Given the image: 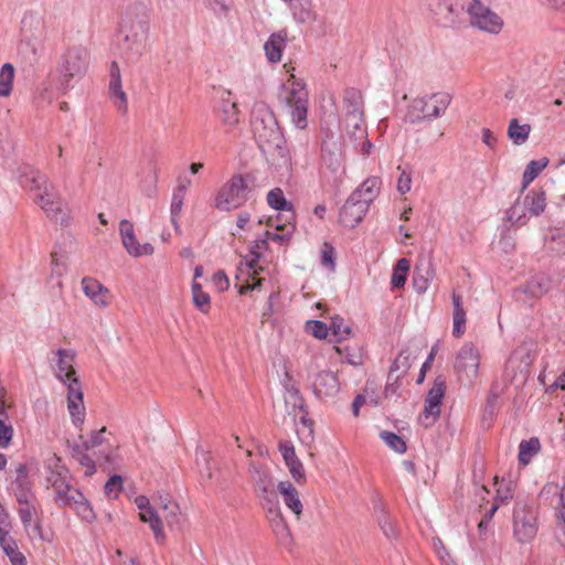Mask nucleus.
<instances>
[{
    "label": "nucleus",
    "instance_id": "obj_9",
    "mask_svg": "<svg viewBox=\"0 0 565 565\" xmlns=\"http://www.w3.org/2000/svg\"><path fill=\"white\" fill-rule=\"evenodd\" d=\"M47 481L51 483L52 488L55 490L58 500L62 501L63 504L70 505L76 512V514L84 521L92 522L95 520V513L88 503V501L84 498V495L72 489L62 477V473L57 471L56 473H52L51 477L47 478Z\"/></svg>",
    "mask_w": 565,
    "mask_h": 565
},
{
    "label": "nucleus",
    "instance_id": "obj_37",
    "mask_svg": "<svg viewBox=\"0 0 565 565\" xmlns=\"http://www.w3.org/2000/svg\"><path fill=\"white\" fill-rule=\"evenodd\" d=\"M540 449V443L536 438H531L529 440H522L519 445V461L526 466L534 455L537 454Z\"/></svg>",
    "mask_w": 565,
    "mask_h": 565
},
{
    "label": "nucleus",
    "instance_id": "obj_63",
    "mask_svg": "<svg viewBox=\"0 0 565 565\" xmlns=\"http://www.w3.org/2000/svg\"><path fill=\"white\" fill-rule=\"evenodd\" d=\"M541 6L562 14H565V0H536Z\"/></svg>",
    "mask_w": 565,
    "mask_h": 565
},
{
    "label": "nucleus",
    "instance_id": "obj_6",
    "mask_svg": "<svg viewBox=\"0 0 565 565\" xmlns=\"http://www.w3.org/2000/svg\"><path fill=\"white\" fill-rule=\"evenodd\" d=\"M450 97L446 93H435L414 98L407 106L404 121L416 125L439 117L448 107Z\"/></svg>",
    "mask_w": 565,
    "mask_h": 565
},
{
    "label": "nucleus",
    "instance_id": "obj_57",
    "mask_svg": "<svg viewBox=\"0 0 565 565\" xmlns=\"http://www.w3.org/2000/svg\"><path fill=\"white\" fill-rule=\"evenodd\" d=\"M279 451L285 460V463L298 458L294 445L288 440L279 443Z\"/></svg>",
    "mask_w": 565,
    "mask_h": 565
},
{
    "label": "nucleus",
    "instance_id": "obj_60",
    "mask_svg": "<svg viewBox=\"0 0 565 565\" xmlns=\"http://www.w3.org/2000/svg\"><path fill=\"white\" fill-rule=\"evenodd\" d=\"M159 509L162 510L163 512H167L164 518L169 522L170 516L174 518L177 515L178 505L169 498H164L161 499Z\"/></svg>",
    "mask_w": 565,
    "mask_h": 565
},
{
    "label": "nucleus",
    "instance_id": "obj_39",
    "mask_svg": "<svg viewBox=\"0 0 565 565\" xmlns=\"http://www.w3.org/2000/svg\"><path fill=\"white\" fill-rule=\"evenodd\" d=\"M409 267H411V264H409L408 259L401 258L397 260V263L394 267V270H393L392 278H391V284L393 287H395V288L404 287L406 279H407V274H408Z\"/></svg>",
    "mask_w": 565,
    "mask_h": 565
},
{
    "label": "nucleus",
    "instance_id": "obj_22",
    "mask_svg": "<svg viewBox=\"0 0 565 565\" xmlns=\"http://www.w3.org/2000/svg\"><path fill=\"white\" fill-rule=\"evenodd\" d=\"M367 210L369 207L364 203L350 196L340 211V223L345 227L353 228L363 220Z\"/></svg>",
    "mask_w": 565,
    "mask_h": 565
},
{
    "label": "nucleus",
    "instance_id": "obj_31",
    "mask_svg": "<svg viewBox=\"0 0 565 565\" xmlns=\"http://www.w3.org/2000/svg\"><path fill=\"white\" fill-rule=\"evenodd\" d=\"M531 130V125L520 124L519 119L513 118L509 122L507 134L514 145L521 146L527 141Z\"/></svg>",
    "mask_w": 565,
    "mask_h": 565
},
{
    "label": "nucleus",
    "instance_id": "obj_29",
    "mask_svg": "<svg viewBox=\"0 0 565 565\" xmlns=\"http://www.w3.org/2000/svg\"><path fill=\"white\" fill-rule=\"evenodd\" d=\"M122 31L125 32V40L131 41V49H136V51H140L143 47V43L146 40V34L148 32V24L145 21H138L137 23H132L129 29L127 25L122 26Z\"/></svg>",
    "mask_w": 565,
    "mask_h": 565
},
{
    "label": "nucleus",
    "instance_id": "obj_61",
    "mask_svg": "<svg viewBox=\"0 0 565 565\" xmlns=\"http://www.w3.org/2000/svg\"><path fill=\"white\" fill-rule=\"evenodd\" d=\"M561 504L557 510V524L558 527L565 533V484L559 493Z\"/></svg>",
    "mask_w": 565,
    "mask_h": 565
},
{
    "label": "nucleus",
    "instance_id": "obj_50",
    "mask_svg": "<svg viewBox=\"0 0 565 565\" xmlns=\"http://www.w3.org/2000/svg\"><path fill=\"white\" fill-rule=\"evenodd\" d=\"M286 466L288 467L290 476L297 483L303 484L306 482L305 468L298 458L287 462Z\"/></svg>",
    "mask_w": 565,
    "mask_h": 565
},
{
    "label": "nucleus",
    "instance_id": "obj_4",
    "mask_svg": "<svg viewBox=\"0 0 565 565\" xmlns=\"http://www.w3.org/2000/svg\"><path fill=\"white\" fill-rule=\"evenodd\" d=\"M253 179L249 174L235 173L217 190L214 206L230 212L243 206L253 191Z\"/></svg>",
    "mask_w": 565,
    "mask_h": 565
},
{
    "label": "nucleus",
    "instance_id": "obj_44",
    "mask_svg": "<svg viewBox=\"0 0 565 565\" xmlns=\"http://www.w3.org/2000/svg\"><path fill=\"white\" fill-rule=\"evenodd\" d=\"M18 479L20 489L17 491L15 495L19 502V505H21L24 502H32V494L30 491L24 487L23 479L26 477V467L24 465H20L17 469Z\"/></svg>",
    "mask_w": 565,
    "mask_h": 565
},
{
    "label": "nucleus",
    "instance_id": "obj_42",
    "mask_svg": "<svg viewBox=\"0 0 565 565\" xmlns=\"http://www.w3.org/2000/svg\"><path fill=\"white\" fill-rule=\"evenodd\" d=\"M380 438L385 443L387 447L394 450L397 454H404L406 451V443L405 440L392 431H381Z\"/></svg>",
    "mask_w": 565,
    "mask_h": 565
},
{
    "label": "nucleus",
    "instance_id": "obj_59",
    "mask_svg": "<svg viewBox=\"0 0 565 565\" xmlns=\"http://www.w3.org/2000/svg\"><path fill=\"white\" fill-rule=\"evenodd\" d=\"M51 266H52V270L58 275V276H62L63 273L65 271L66 269V265H65V260H64V256L57 254V253H52L51 254Z\"/></svg>",
    "mask_w": 565,
    "mask_h": 565
},
{
    "label": "nucleus",
    "instance_id": "obj_17",
    "mask_svg": "<svg viewBox=\"0 0 565 565\" xmlns=\"http://www.w3.org/2000/svg\"><path fill=\"white\" fill-rule=\"evenodd\" d=\"M479 492H480L479 494L481 495V500L486 501V498L483 495L484 494L489 495V490L484 486H482L479 489ZM512 497H513V489H512L511 484L510 483L504 484V486L501 484L497 489V495L494 498V501L490 505H489V501H487L486 504H483V502H481L480 508L482 510H484V515L478 524L479 529L482 530L483 527H487L490 520L492 519L495 511L498 510L499 505L508 503L509 500L512 499Z\"/></svg>",
    "mask_w": 565,
    "mask_h": 565
},
{
    "label": "nucleus",
    "instance_id": "obj_51",
    "mask_svg": "<svg viewBox=\"0 0 565 565\" xmlns=\"http://www.w3.org/2000/svg\"><path fill=\"white\" fill-rule=\"evenodd\" d=\"M204 4L217 15H226L231 10L227 0H203Z\"/></svg>",
    "mask_w": 565,
    "mask_h": 565
},
{
    "label": "nucleus",
    "instance_id": "obj_56",
    "mask_svg": "<svg viewBox=\"0 0 565 565\" xmlns=\"http://www.w3.org/2000/svg\"><path fill=\"white\" fill-rule=\"evenodd\" d=\"M184 198V194L174 191L171 201V220L174 225H177V217L182 210Z\"/></svg>",
    "mask_w": 565,
    "mask_h": 565
},
{
    "label": "nucleus",
    "instance_id": "obj_24",
    "mask_svg": "<svg viewBox=\"0 0 565 565\" xmlns=\"http://www.w3.org/2000/svg\"><path fill=\"white\" fill-rule=\"evenodd\" d=\"M287 36V30H279L270 34V36L264 43V51L268 62L278 63L281 61L282 52L286 47Z\"/></svg>",
    "mask_w": 565,
    "mask_h": 565
},
{
    "label": "nucleus",
    "instance_id": "obj_58",
    "mask_svg": "<svg viewBox=\"0 0 565 565\" xmlns=\"http://www.w3.org/2000/svg\"><path fill=\"white\" fill-rule=\"evenodd\" d=\"M13 436V428L10 425L4 424L0 419V447L6 448L10 444Z\"/></svg>",
    "mask_w": 565,
    "mask_h": 565
},
{
    "label": "nucleus",
    "instance_id": "obj_52",
    "mask_svg": "<svg viewBox=\"0 0 565 565\" xmlns=\"http://www.w3.org/2000/svg\"><path fill=\"white\" fill-rule=\"evenodd\" d=\"M434 548L441 565H456V562L451 558L441 540L437 539L434 541Z\"/></svg>",
    "mask_w": 565,
    "mask_h": 565
},
{
    "label": "nucleus",
    "instance_id": "obj_8",
    "mask_svg": "<svg viewBox=\"0 0 565 565\" xmlns=\"http://www.w3.org/2000/svg\"><path fill=\"white\" fill-rule=\"evenodd\" d=\"M88 65L89 55L84 47H71L63 54L58 66V84L63 93L71 88L74 78H81L86 74Z\"/></svg>",
    "mask_w": 565,
    "mask_h": 565
},
{
    "label": "nucleus",
    "instance_id": "obj_45",
    "mask_svg": "<svg viewBox=\"0 0 565 565\" xmlns=\"http://www.w3.org/2000/svg\"><path fill=\"white\" fill-rule=\"evenodd\" d=\"M329 333H331L337 341L344 340L351 333V329L344 323V320L340 317H334L331 320Z\"/></svg>",
    "mask_w": 565,
    "mask_h": 565
},
{
    "label": "nucleus",
    "instance_id": "obj_64",
    "mask_svg": "<svg viewBox=\"0 0 565 565\" xmlns=\"http://www.w3.org/2000/svg\"><path fill=\"white\" fill-rule=\"evenodd\" d=\"M412 178L411 174L402 171L397 180V190L399 193L405 194L411 190Z\"/></svg>",
    "mask_w": 565,
    "mask_h": 565
},
{
    "label": "nucleus",
    "instance_id": "obj_33",
    "mask_svg": "<svg viewBox=\"0 0 565 565\" xmlns=\"http://www.w3.org/2000/svg\"><path fill=\"white\" fill-rule=\"evenodd\" d=\"M191 294L193 305L198 310L202 313H209L211 309V297L207 292H205L198 281H192L191 285Z\"/></svg>",
    "mask_w": 565,
    "mask_h": 565
},
{
    "label": "nucleus",
    "instance_id": "obj_25",
    "mask_svg": "<svg viewBox=\"0 0 565 565\" xmlns=\"http://www.w3.org/2000/svg\"><path fill=\"white\" fill-rule=\"evenodd\" d=\"M381 184L379 177H370L350 196L370 207L380 192Z\"/></svg>",
    "mask_w": 565,
    "mask_h": 565
},
{
    "label": "nucleus",
    "instance_id": "obj_7",
    "mask_svg": "<svg viewBox=\"0 0 565 565\" xmlns=\"http://www.w3.org/2000/svg\"><path fill=\"white\" fill-rule=\"evenodd\" d=\"M282 98L290 109V115L295 125L303 129L307 126L308 114V92L306 84L290 74L284 85Z\"/></svg>",
    "mask_w": 565,
    "mask_h": 565
},
{
    "label": "nucleus",
    "instance_id": "obj_3",
    "mask_svg": "<svg viewBox=\"0 0 565 565\" xmlns=\"http://www.w3.org/2000/svg\"><path fill=\"white\" fill-rule=\"evenodd\" d=\"M252 131L264 153L273 157L277 154L287 161L285 140L278 127V122L270 110L266 108L254 110Z\"/></svg>",
    "mask_w": 565,
    "mask_h": 565
},
{
    "label": "nucleus",
    "instance_id": "obj_21",
    "mask_svg": "<svg viewBox=\"0 0 565 565\" xmlns=\"http://www.w3.org/2000/svg\"><path fill=\"white\" fill-rule=\"evenodd\" d=\"M250 476L259 500L276 495L274 479L267 468L253 463L250 466Z\"/></svg>",
    "mask_w": 565,
    "mask_h": 565
},
{
    "label": "nucleus",
    "instance_id": "obj_30",
    "mask_svg": "<svg viewBox=\"0 0 565 565\" xmlns=\"http://www.w3.org/2000/svg\"><path fill=\"white\" fill-rule=\"evenodd\" d=\"M322 160L332 172L343 170L344 157L342 150L337 147L335 142L324 145Z\"/></svg>",
    "mask_w": 565,
    "mask_h": 565
},
{
    "label": "nucleus",
    "instance_id": "obj_40",
    "mask_svg": "<svg viewBox=\"0 0 565 565\" xmlns=\"http://www.w3.org/2000/svg\"><path fill=\"white\" fill-rule=\"evenodd\" d=\"M548 160L542 159V160H532L525 168L523 172V189H525L541 172L542 170L547 166Z\"/></svg>",
    "mask_w": 565,
    "mask_h": 565
},
{
    "label": "nucleus",
    "instance_id": "obj_53",
    "mask_svg": "<svg viewBox=\"0 0 565 565\" xmlns=\"http://www.w3.org/2000/svg\"><path fill=\"white\" fill-rule=\"evenodd\" d=\"M122 480L119 476H113L106 482L104 490L105 494L109 498H116L118 493L121 491Z\"/></svg>",
    "mask_w": 565,
    "mask_h": 565
},
{
    "label": "nucleus",
    "instance_id": "obj_1",
    "mask_svg": "<svg viewBox=\"0 0 565 565\" xmlns=\"http://www.w3.org/2000/svg\"><path fill=\"white\" fill-rule=\"evenodd\" d=\"M18 181L24 190L31 193L33 202L43 210L49 218L60 225L68 224L70 210L64 204L55 185L44 173L24 167L20 171Z\"/></svg>",
    "mask_w": 565,
    "mask_h": 565
},
{
    "label": "nucleus",
    "instance_id": "obj_19",
    "mask_svg": "<svg viewBox=\"0 0 565 565\" xmlns=\"http://www.w3.org/2000/svg\"><path fill=\"white\" fill-rule=\"evenodd\" d=\"M312 390L319 398L335 396L340 391L337 374L331 371L318 372L312 381Z\"/></svg>",
    "mask_w": 565,
    "mask_h": 565
},
{
    "label": "nucleus",
    "instance_id": "obj_47",
    "mask_svg": "<svg viewBox=\"0 0 565 565\" xmlns=\"http://www.w3.org/2000/svg\"><path fill=\"white\" fill-rule=\"evenodd\" d=\"M527 207L523 205V201L516 200L509 210V221L516 224H525L527 220Z\"/></svg>",
    "mask_w": 565,
    "mask_h": 565
},
{
    "label": "nucleus",
    "instance_id": "obj_54",
    "mask_svg": "<svg viewBox=\"0 0 565 565\" xmlns=\"http://www.w3.org/2000/svg\"><path fill=\"white\" fill-rule=\"evenodd\" d=\"M210 460L211 456L205 451H201L200 455H198L196 457V465L199 466V471L202 476H205L207 479L212 478Z\"/></svg>",
    "mask_w": 565,
    "mask_h": 565
},
{
    "label": "nucleus",
    "instance_id": "obj_55",
    "mask_svg": "<svg viewBox=\"0 0 565 565\" xmlns=\"http://www.w3.org/2000/svg\"><path fill=\"white\" fill-rule=\"evenodd\" d=\"M321 263L323 266L333 269L334 263V248L329 243H323L321 248Z\"/></svg>",
    "mask_w": 565,
    "mask_h": 565
},
{
    "label": "nucleus",
    "instance_id": "obj_13",
    "mask_svg": "<svg viewBox=\"0 0 565 565\" xmlns=\"http://www.w3.org/2000/svg\"><path fill=\"white\" fill-rule=\"evenodd\" d=\"M119 235L125 250L132 257L152 256L154 247L150 243H140L135 233L132 222L121 220L119 223Z\"/></svg>",
    "mask_w": 565,
    "mask_h": 565
},
{
    "label": "nucleus",
    "instance_id": "obj_48",
    "mask_svg": "<svg viewBox=\"0 0 565 565\" xmlns=\"http://www.w3.org/2000/svg\"><path fill=\"white\" fill-rule=\"evenodd\" d=\"M35 514L36 509L32 502H24L19 505V515L25 527L32 525Z\"/></svg>",
    "mask_w": 565,
    "mask_h": 565
},
{
    "label": "nucleus",
    "instance_id": "obj_27",
    "mask_svg": "<svg viewBox=\"0 0 565 565\" xmlns=\"http://www.w3.org/2000/svg\"><path fill=\"white\" fill-rule=\"evenodd\" d=\"M436 4L429 3L436 17V21L440 26L452 28L457 23V13L452 3L441 0H434Z\"/></svg>",
    "mask_w": 565,
    "mask_h": 565
},
{
    "label": "nucleus",
    "instance_id": "obj_62",
    "mask_svg": "<svg viewBox=\"0 0 565 565\" xmlns=\"http://www.w3.org/2000/svg\"><path fill=\"white\" fill-rule=\"evenodd\" d=\"M212 282L220 291L226 290L230 286L228 278L223 270H218L213 275Z\"/></svg>",
    "mask_w": 565,
    "mask_h": 565
},
{
    "label": "nucleus",
    "instance_id": "obj_16",
    "mask_svg": "<svg viewBox=\"0 0 565 565\" xmlns=\"http://www.w3.org/2000/svg\"><path fill=\"white\" fill-rule=\"evenodd\" d=\"M445 381L440 377L436 379L426 396L424 411L420 416L425 425H431L439 417L440 404L445 396Z\"/></svg>",
    "mask_w": 565,
    "mask_h": 565
},
{
    "label": "nucleus",
    "instance_id": "obj_41",
    "mask_svg": "<svg viewBox=\"0 0 565 565\" xmlns=\"http://www.w3.org/2000/svg\"><path fill=\"white\" fill-rule=\"evenodd\" d=\"M267 203L270 207L280 211H290L291 204L285 199L284 192L279 188H275L267 193Z\"/></svg>",
    "mask_w": 565,
    "mask_h": 565
},
{
    "label": "nucleus",
    "instance_id": "obj_34",
    "mask_svg": "<svg viewBox=\"0 0 565 565\" xmlns=\"http://www.w3.org/2000/svg\"><path fill=\"white\" fill-rule=\"evenodd\" d=\"M294 232V225L285 223L282 225H275V231H266L265 236L267 241L277 243L278 245H285L289 242Z\"/></svg>",
    "mask_w": 565,
    "mask_h": 565
},
{
    "label": "nucleus",
    "instance_id": "obj_23",
    "mask_svg": "<svg viewBox=\"0 0 565 565\" xmlns=\"http://www.w3.org/2000/svg\"><path fill=\"white\" fill-rule=\"evenodd\" d=\"M347 135L353 143L364 140L367 136L363 113L359 106L348 111L344 118Z\"/></svg>",
    "mask_w": 565,
    "mask_h": 565
},
{
    "label": "nucleus",
    "instance_id": "obj_43",
    "mask_svg": "<svg viewBox=\"0 0 565 565\" xmlns=\"http://www.w3.org/2000/svg\"><path fill=\"white\" fill-rule=\"evenodd\" d=\"M292 17L294 19L299 23H307L310 21H315L317 18L316 12L311 8L310 2L305 6L302 3H299L297 6L292 7Z\"/></svg>",
    "mask_w": 565,
    "mask_h": 565
},
{
    "label": "nucleus",
    "instance_id": "obj_32",
    "mask_svg": "<svg viewBox=\"0 0 565 565\" xmlns=\"http://www.w3.org/2000/svg\"><path fill=\"white\" fill-rule=\"evenodd\" d=\"M523 205L527 207L531 215H540L546 206V195L544 191H530L523 199Z\"/></svg>",
    "mask_w": 565,
    "mask_h": 565
},
{
    "label": "nucleus",
    "instance_id": "obj_26",
    "mask_svg": "<svg viewBox=\"0 0 565 565\" xmlns=\"http://www.w3.org/2000/svg\"><path fill=\"white\" fill-rule=\"evenodd\" d=\"M479 352L472 345L465 347L461 354V372H465L469 383H473L478 377Z\"/></svg>",
    "mask_w": 565,
    "mask_h": 565
},
{
    "label": "nucleus",
    "instance_id": "obj_5",
    "mask_svg": "<svg viewBox=\"0 0 565 565\" xmlns=\"http://www.w3.org/2000/svg\"><path fill=\"white\" fill-rule=\"evenodd\" d=\"M267 248L268 241L266 236L257 239L250 249L252 258L241 263L236 274V280L239 281L238 292L241 295L262 287L265 278L260 276L264 271L260 260L264 258V252Z\"/></svg>",
    "mask_w": 565,
    "mask_h": 565
},
{
    "label": "nucleus",
    "instance_id": "obj_14",
    "mask_svg": "<svg viewBox=\"0 0 565 565\" xmlns=\"http://www.w3.org/2000/svg\"><path fill=\"white\" fill-rule=\"evenodd\" d=\"M262 507L266 510V516L273 532L282 542H287L290 539V530L286 519L282 515L279 502L276 495L271 498L260 499Z\"/></svg>",
    "mask_w": 565,
    "mask_h": 565
},
{
    "label": "nucleus",
    "instance_id": "obj_49",
    "mask_svg": "<svg viewBox=\"0 0 565 565\" xmlns=\"http://www.w3.org/2000/svg\"><path fill=\"white\" fill-rule=\"evenodd\" d=\"M308 333L317 339H326L329 335V328L324 322L312 320L306 323Z\"/></svg>",
    "mask_w": 565,
    "mask_h": 565
},
{
    "label": "nucleus",
    "instance_id": "obj_46",
    "mask_svg": "<svg viewBox=\"0 0 565 565\" xmlns=\"http://www.w3.org/2000/svg\"><path fill=\"white\" fill-rule=\"evenodd\" d=\"M288 414L297 415V409L303 411V401L297 390H288L285 395Z\"/></svg>",
    "mask_w": 565,
    "mask_h": 565
},
{
    "label": "nucleus",
    "instance_id": "obj_18",
    "mask_svg": "<svg viewBox=\"0 0 565 565\" xmlns=\"http://www.w3.org/2000/svg\"><path fill=\"white\" fill-rule=\"evenodd\" d=\"M277 493L280 495L286 508L295 515L296 520H301L303 514V503L298 489L290 481L285 480L278 482Z\"/></svg>",
    "mask_w": 565,
    "mask_h": 565
},
{
    "label": "nucleus",
    "instance_id": "obj_28",
    "mask_svg": "<svg viewBox=\"0 0 565 565\" xmlns=\"http://www.w3.org/2000/svg\"><path fill=\"white\" fill-rule=\"evenodd\" d=\"M109 98L120 116L128 114V96L122 89V81H109Z\"/></svg>",
    "mask_w": 565,
    "mask_h": 565
},
{
    "label": "nucleus",
    "instance_id": "obj_2",
    "mask_svg": "<svg viewBox=\"0 0 565 565\" xmlns=\"http://www.w3.org/2000/svg\"><path fill=\"white\" fill-rule=\"evenodd\" d=\"M54 374L66 387L67 411L72 423L79 427L85 422L86 408L82 383L76 374L75 352L67 349H58L53 359Z\"/></svg>",
    "mask_w": 565,
    "mask_h": 565
},
{
    "label": "nucleus",
    "instance_id": "obj_20",
    "mask_svg": "<svg viewBox=\"0 0 565 565\" xmlns=\"http://www.w3.org/2000/svg\"><path fill=\"white\" fill-rule=\"evenodd\" d=\"M81 284L83 292L95 306L99 308H106L109 306L111 295L109 289L102 282L92 277H84Z\"/></svg>",
    "mask_w": 565,
    "mask_h": 565
},
{
    "label": "nucleus",
    "instance_id": "obj_38",
    "mask_svg": "<svg viewBox=\"0 0 565 565\" xmlns=\"http://www.w3.org/2000/svg\"><path fill=\"white\" fill-rule=\"evenodd\" d=\"M3 552L10 558L12 565H26L24 555L19 551L15 541L6 537L0 542Z\"/></svg>",
    "mask_w": 565,
    "mask_h": 565
},
{
    "label": "nucleus",
    "instance_id": "obj_10",
    "mask_svg": "<svg viewBox=\"0 0 565 565\" xmlns=\"http://www.w3.org/2000/svg\"><path fill=\"white\" fill-rule=\"evenodd\" d=\"M469 24L490 35H498L504 28L503 18L479 0L467 7Z\"/></svg>",
    "mask_w": 565,
    "mask_h": 565
},
{
    "label": "nucleus",
    "instance_id": "obj_15",
    "mask_svg": "<svg viewBox=\"0 0 565 565\" xmlns=\"http://www.w3.org/2000/svg\"><path fill=\"white\" fill-rule=\"evenodd\" d=\"M134 502L139 510L140 521L149 524L157 542H164L166 534L163 531V523L158 513V510L151 505L149 499L146 495L136 497Z\"/></svg>",
    "mask_w": 565,
    "mask_h": 565
},
{
    "label": "nucleus",
    "instance_id": "obj_36",
    "mask_svg": "<svg viewBox=\"0 0 565 565\" xmlns=\"http://www.w3.org/2000/svg\"><path fill=\"white\" fill-rule=\"evenodd\" d=\"M14 67L10 63L2 65L0 70V96L8 97L12 92V85L14 79Z\"/></svg>",
    "mask_w": 565,
    "mask_h": 565
},
{
    "label": "nucleus",
    "instance_id": "obj_35",
    "mask_svg": "<svg viewBox=\"0 0 565 565\" xmlns=\"http://www.w3.org/2000/svg\"><path fill=\"white\" fill-rule=\"evenodd\" d=\"M547 289L548 288L546 281L543 278L535 277L526 281L520 288V291L526 295L529 298L536 299L545 295Z\"/></svg>",
    "mask_w": 565,
    "mask_h": 565
},
{
    "label": "nucleus",
    "instance_id": "obj_12",
    "mask_svg": "<svg viewBox=\"0 0 565 565\" xmlns=\"http://www.w3.org/2000/svg\"><path fill=\"white\" fill-rule=\"evenodd\" d=\"M214 115L225 131H233L241 122V111L231 90L223 89L214 107Z\"/></svg>",
    "mask_w": 565,
    "mask_h": 565
},
{
    "label": "nucleus",
    "instance_id": "obj_11",
    "mask_svg": "<svg viewBox=\"0 0 565 565\" xmlns=\"http://www.w3.org/2000/svg\"><path fill=\"white\" fill-rule=\"evenodd\" d=\"M537 533L536 511L532 505L518 503L513 513V535L519 543H530Z\"/></svg>",
    "mask_w": 565,
    "mask_h": 565
}]
</instances>
